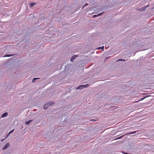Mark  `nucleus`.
<instances>
[{
  "instance_id": "20",
  "label": "nucleus",
  "mask_w": 154,
  "mask_h": 154,
  "mask_svg": "<svg viewBox=\"0 0 154 154\" xmlns=\"http://www.w3.org/2000/svg\"><path fill=\"white\" fill-rule=\"evenodd\" d=\"M91 121H95V120H91Z\"/></svg>"
},
{
  "instance_id": "6",
  "label": "nucleus",
  "mask_w": 154,
  "mask_h": 154,
  "mask_svg": "<svg viewBox=\"0 0 154 154\" xmlns=\"http://www.w3.org/2000/svg\"><path fill=\"white\" fill-rule=\"evenodd\" d=\"M36 4V3L34 2L30 3H29V7H32L35 5Z\"/></svg>"
},
{
  "instance_id": "8",
  "label": "nucleus",
  "mask_w": 154,
  "mask_h": 154,
  "mask_svg": "<svg viewBox=\"0 0 154 154\" xmlns=\"http://www.w3.org/2000/svg\"><path fill=\"white\" fill-rule=\"evenodd\" d=\"M14 131V129H13L11 131H10L8 133V134H7V137H8L9 135L11 134V133L13 131Z\"/></svg>"
},
{
  "instance_id": "19",
  "label": "nucleus",
  "mask_w": 154,
  "mask_h": 154,
  "mask_svg": "<svg viewBox=\"0 0 154 154\" xmlns=\"http://www.w3.org/2000/svg\"><path fill=\"white\" fill-rule=\"evenodd\" d=\"M144 98H142L141 100H143Z\"/></svg>"
},
{
  "instance_id": "2",
  "label": "nucleus",
  "mask_w": 154,
  "mask_h": 154,
  "mask_svg": "<svg viewBox=\"0 0 154 154\" xmlns=\"http://www.w3.org/2000/svg\"><path fill=\"white\" fill-rule=\"evenodd\" d=\"M89 86V85L88 84L83 85H80L76 89H78L81 90L84 88H85L88 87Z\"/></svg>"
},
{
  "instance_id": "15",
  "label": "nucleus",
  "mask_w": 154,
  "mask_h": 154,
  "mask_svg": "<svg viewBox=\"0 0 154 154\" xmlns=\"http://www.w3.org/2000/svg\"><path fill=\"white\" fill-rule=\"evenodd\" d=\"M136 132H137V131H134L132 132V134H134V133H136Z\"/></svg>"
},
{
  "instance_id": "10",
  "label": "nucleus",
  "mask_w": 154,
  "mask_h": 154,
  "mask_svg": "<svg viewBox=\"0 0 154 154\" xmlns=\"http://www.w3.org/2000/svg\"><path fill=\"white\" fill-rule=\"evenodd\" d=\"M39 79V78H34V79H32V82H35V81L37 79Z\"/></svg>"
},
{
  "instance_id": "3",
  "label": "nucleus",
  "mask_w": 154,
  "mask_h": 154,
  "mask_svg": "<svg viewBox=\"0 0 154 154\" xmlns=\"http://www.w3.org/2000/svg\"><path fill=\"white\" fill-rule=\"evenodd\" d=\"M77 56H78L76 55H74L71 58L70 61L71 62H73Z\"/></svg>"
},
{
  "instance_id": "9",
  "label": "nucleus",
  "mask_w": 154,
  "mask_h": 154,
  "mask_svg": "<svg viewBox=\"0 0 154 154\" xmlns=\"http://www.w3.org/2000/svg\"><path fill=\"white\" fill-rule=\"evenodd\" d=\"M32 121V120H30L27 122H26L25 124L26 125H28L29 123H30Z\"/></svg>"
},
{
  "instance_id": "11",
  "label": "nucleus",
  "mask_w": 154,
  "mask_h": 154,
  "mask_svg": "<svg viewBox=\"0 0 154 154\" xmlns=\"http://www.w3.org/2000/svg\"><path fill=\"white\" fill-rule=\"evenodd\" d=\"M97 49H102V51H103L104 49V47L103 46H102L101 47H99L98 48H97Z\"/></svg>"
},
{
  "instance_id": "14",
  "label": "nucleus",
  "mask_w": 154,
  "mask_h": 154,
  "mask_svg": "<svg viewBox=\"0 0 154 154\" xmlns=\"http://www.w3.org/2000/svg\"><path fill=\"white\" fill-rule=\"evenodd\" d=\"M132 132H130L128 133L127 134H132Z\"/></svg>"
},
{
  "instance_id": "18",
  "label": "nucleus",
  "mask_w": 154,
  "mask_h": 154,
  "mask_svg": "<svg viewBox=\"0 0 154 154\" xmlns=\"http://www.w3.org/2000/svg\"><path fill=\"white\" fill-rule=\"evenodd\" d=\"M125 61V60L123 59V61Z\"/></svg>"
},
{
  "instance_id": "5",
  "label": "nucleus",
  "mask_w": 154,
  "mask_h": 154,
  "mask_svg": "<svg viewBox=\"0 0 154 154\" xmlns=\"http://www.w3.org/2000/svg\"><path fill=\"white\" fill-rule=\"evenodd\" d=\"M9 145L10 144L9 143H7L3 148L2 150H4L5 149L7 148L9 146Z\"/></svg>"
},
{
  "instance_id": "21",
  "label": "nucleus",
  "mask_w": 154,
  "mask_h": 154,
  "mask_svg": "<svg viewBox=\"0 0 154 154\" xmlns=\"http://www.w3.org/2000/svg\"><path fill=\"white\" fill-rule=\"evenodd\" d=\"M153 8H154V7H153Z\"/></svg>"
},
{
  "instance_id": "13",
  "label": "nucleus",
  "mask_w": 154,
  "mask_h": 154,
  "mask_svg": "<svg viewBox=\"0 0 154 154\" xmlns=\"http://www.w3.org/2000/svg\"><path fill=\"white\" fill-rule=\"evenodd\" d=\"M123 61V59H121L119 60H117V61Z\"/></svg>"
},
{
  "instance_id": "1",
  "label": "nucleus",
  "mask_w": 154,
  "mask_h": 154,
  "mask_svg": "<svg viewBox=\"0 0 154 154\" xmlns=\"http://www.w3.org/2000/svg\"><path fill=\"white\" fill-rule=\"evenodd\" d=\"M53 104V102H50L48 103L45 104L44 105V106L43 108L45 109H46L48 108V106H50L52 104Z\"/></svg>"
},
{
  "instance_id": "4",
  "label": "nucleus",
  "mask_w": 154,
  "mask_h": 154,
  "mask_svg": "<svg viewBox=\"0 0 154 154\" xmlns=\"http://www.w3.org/2000/svg\"><path fill=\"white\" fill-rule=\"evenodd\" d=\"M8 113L7 112H5L3 113L1 116V118H3L7 116L8 115Z\"/></svg>"
},
{
  "instance_id": "12",
  "label": "nucleus",
  "mask_w": 154,
  "mask_h": 154,
  "mask_svg": "<svg viewBox=\"0 0 154 154\" xmlns=\"http://www.w3.org/2000/svg\"><path fill=\"white\" fill-rule=\"evenodd\" d=\"M11 54H6V55H5L4 57H11Z\"/></svg>"
},
{
  "instance_id": "16",
  "label": "nucleus",
  "mask_w": 154,
  "mask_h": 154,
  "mask_svg": "<svg viewBox=\"0 0 154 154\" xmlns=\"http://www.w3.org/2000/svg\"><path fill=\"white\" fill-rule=\"evenodd\" d=\"M122 137V136L119 137L117 138V139H120Z\"/></svg>"
},
{
  "instance_id": "7",
  "label": "nucleus",
  "mask_w": 154,
  "mask_h": 154,
  "mask_svg": "<svg viewBox=\"0 0 154 154\" xmlns=\"http://www.w3.org/2000/svg\"><path fill=\"white\" fill-rule=\"evenodd\" d=\"M103 13H99V14H97V15H94L93 16V17L94 18H95V17H98V16H100Z\"/></svg>"
},
{
  "instance_id": "17",
  "label": "nucleus",
  "mask_w": 154,
  "mask_h": 154,
  "mask_svg": "<svg viewBox=\"0 0 154 154\" xmlns=\"http://www.w3.org/2000/svg\"><path fill=\"white\" fill-rule=\"evenodd\" d=\"M87 5V4H86L85 5V6H83V7L82 8H84V6H85Z\"/></svg>"
}]
</instances>
